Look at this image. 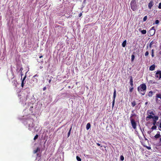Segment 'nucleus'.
Instances as JSON below:
<instances>
[{
  "label": "nucleus",
  "mask_w": 161,
  "mask_h": 161,
  "mask_svg": "<svg viewBox=\"0 0 161 161\" xmlns=\"http://www.w3.org/2000/svg\"><path fill=\"white\" fill-rule=\"evenodd\" d=\"M27 122L28 123H29V120H28V119H27Z\"/></svg>",
  "instance_id": "47"
},
{
  "label": "nucleus",
  "mask_w": 161,
  "mask_h": 161,
  "mask_svg": "<svg viewBox=\"0 0 161 161\" xmlns=\"http://www.w3.org/2000/svg\"><path fill=\"white\" fill-rule=\"evenodd\" d=\"M158 116H154V119H153V125H155L158 119Z\"/></svg>",
  "instance_id": "7"
},
{
  "label": "nucleus",
  "mask_w": 161,
  "mask_h": 161,
  "mask_svg": "<svg viewBox=\"0 0 161 161\" xmlns=\"http://www.w3.org/2000/svg\"><path fill=\"white\" fill-rule=\"evenodd\" d=\"M159 127L161 129V122H160V124Z\"/></svg>",
  "instance_id": "44"
},
{
  "label": "nucleus",
  "mask_w": 161,
  "mask_h": 161,
  "mask_svg": "<svg viewBox=\"0 0 161 161\" xmlns=\"http://www.w3.org/2000/svg\"><path fill=\"white\" fill-rule=\"evenodd\" d=\"M136 115L135 114H132L131 115V116L130 118L131 124L133 128L136 129V123L135 121V120L132 118L133 116H136Z\"/></svg>",
  "instance_id": "2"
},
{
  "label": "nucleus",
  "mask_w": 161,
  "mask_h": 161,
  "mask_svg": "<svg viewBox=\"0 0 161 161\" xmlns=\"http://www.w3.org/2000/svg\"><path fill=\"white\" fill-rule=\"evenodd\" d=\"M43 57V56L42 55L40 56H39V58H41Z\"/></svg>",
  "instance_id": "43"
},
{
  "label": "nucleus",
  "mask_w": 161,
  "mask_h": 161,
  "mask_svg": "<svg viewBox=\"0 0 161 161\" xmlns=\"http://www.w3.org/2000/svg\"><path fill=\"white\" fill-rule=\"evenodd\" d=\"M116 96V92L115 89V88L114 90V92L113 93V101L112 102V107H113L115 102V100Z\"/></svg>",
  "instance_id": "5"
},
{
  "label": "nucleus",
  "mask_w": 161,
  "mask_h": 161,
  "mask_svg": "<svg viewBox=\"0 0 161 161\" xmlns=\"http://www.w3.org/2000/svg\"><path fill=\"white\" fill-rule=\"evenodd\" d=\"M152 57H153V56H154V55H153V52L152 53Z\"/></svg>",
  "instance_id": "45"
},
{
  "label": "nucleus",
  "mask_w": 161,
  "mask_h": 161,
  "mask_svg": "<svg viewBox=\"0 0 161 161\" xmlns=\"http://www.w3.org/2000/svg\"><path fill=\"white\" fill-rule=\"evenodd\" d=\"M158 8L159 9H161V3H159Z\"/></svg>",
  "instance_id": "36"
},
{
  "label": "nucleus",
  "mask_w": 161,
  "mask_h": 161,
  "mask_svg": "<svg viewBox=\"0 0 161 161\" xmlns=\"http://www.w3.org/2000/svg\"><path fill=\"white\" fill-rule=\"evenodd\" d=\"M147 113L148 114H150L152 115H154V114L153 112L152 111H151V110H147Z\"/></svg>",
  "instance_id": "15"
},
{
  "label": "nucleus",
  "mask_w": 161,
  "mask_h": 161,
  "mask_svg": "<svg viewBox=\"0 0 161 161\" xmlns=\"http://www.w3.org/2000/svg\"><path fill=\"white\" fill-rule=\"evenodd\" d=\"M134 58H135V56L134 55H131V60L132 61H133L134 60Z\"/></svg>",
  "instance_id": "31"
},
{
  "label": "nucleus",
  "mask_w": 161,
  "mask_h": 161,
  "mask_svg": "<svg viewBox=\"0 0 161 161\" xmlns=\"http://www.w3.org/2000/svg\"><path fill=\"white\" fill-rule=\"evenodd\" d=\"M131 104H132V106L133 107H134L136 105V102L135 101H133L131 103Z\"/></svg>",
  "instance_id": "25"
},
{
  "label": "nucleus",
  "mask_w": 161,
  "mask_h": 161,
  "mask_svg": "<svg viewBox=\"0 0 161 161\" xmlns=\"http://www.w3.org/2000/svg\"><path fill=\"white\" fill-rule=\"evenodd\" d=\"M153 30H154V31L153 32V33H152V34H151L150 35V36H153V35L154 33H155V30L154 29V26L153 27H152L150 29V30H149V32H151Z\"/></svg>",
  "instance_id": "14"
},
{
  "label": "nucleus",
  "mask_w": 161,
  "mask_h": 161,
  "mask_svg": "<svg viewBox=\"0 0 161 161\" xmlns=\"http://www.w3.org/2000/svg\"><path fill=\"white\" fill-rule=\"evenodd\" d=\"M160 136H161L159 134H157L154 136V137L155 138L157 139L159 138Z\"/></svg>",
  "instance_id": "20"
},
{
  "label": "nucleus",
  "mask_w": 161,
  "mask_h": 161,
  "mask_svg": "<svg viewBox=\"0 0 161 161\" xmlns=\"http://www.w3.org/2000/svg\"><path fill=\"white\" fill-rule=\"evenodd\" d=\"M159 23V21L157 19L155 20V24H158Z\"/></svg>",
  "instance_id": "33"
},
{
  "label": "nucleus",
  "mask_w": 161,
  "mask_h": 161,
  "mask_svg": "<svg viewBox=\"0 0 161 161\" xmlns=\"http://www.w3.org/2000/svg\"><path fill=\"white\" fill-rule=\"evenodd\" d=\"M51 81H52V78H51L48 81V82L49 83H51Z\"/></svg>",
  "instance_id": "37"
},
{
  "label": "nucleus",
  "mask_w": 161,
  "mask_h": 161,
  "mask_svg": "<svg viewBox=\"0 0 161 161\" xmlns=\"http://www.w3.org/2000/svg\"><path fill=\"white\" fill-rule=\"evenodd\" d=\"M139 31L141 32L142 34H145L147 33V31L145 30H142V29L141 28H139Z\"/></svg>",
  "instance_id": "13"
},
{
  "label": "nucleus",
  "mask_w": 161,
  "mask_h": 161,
  "mask_svg": "<svg viewBox=\"0 0 161 161\" xmlns=\"http://www.w3.org/2000/svg\"><path fill=\"white\" fill-rule=\"evenodd\" d=\"M153 1H151L148 4V7L149 9H151L153 5Z\"/></svg>",
  "instance_id": "12"
},
{
  "label": "nucleus",
  "mask_w": 161,
  "mask_h": 161,
  "mask_svg": "<svg viewBox=\"0 0 161 161\" xmlns=\"http://www.w3.org/2000/svg\"><path fill=\"white\" fill-rule=\"evenodd\" d=\"M12 85L15 87H17V84H18L17 81L15 80H14L12 81Z\"/></svg>",
  "instance_id": "11"
},
{
  "label": "nucleus",
  "mask_w": 161,
  "mask_h": 161,
  "mask_svg": "<svg viewBox=\"0 0 161 161\" xmlns=\"http://www.w3.org/2000/svg\"><path fill=\"white\" fill-rule=\"evenodd\" d=\"M38 137V135H36L34 137V140H36L37 139Z\"/></svg>",
  "instance_id": "30"
},
{
  "label": "nucleus",
  "mask_w": 161,
  "mask_h": 161,
  "mask_svg": "<svg viewBox=\"0 0 161 161\" xmlns=\"http://www.w3.org/2000/svg\"><path fill=\"white\" fill-rule=\"evenodd\" d=\"M133 87L132 86V87H131L129 88V92H130L131 93L133 91Z\"/></svg>",
  "instance_id": "23"
},
{
  "label": "nucleus",
  "mask_w": 161,
  "mask_h": 161,
  "mask_svg": "<svg viewBox=\"0 0 161 161\" xmlns=\"http://www.w3.org/2000/svg\"><path fill=\"white\" fill-rule=\"evenodd\" d=\"M21 76H22V75H23V74H22V73H21Z\"/></svg>",
  "instance_id": "49"
},
{
  "label": "nucleus",
  "mask_w": 161,
  "mask_h": 161,
  "mask_svg": "<svg viewBox=\"0 0 161 161\" xmlns=\"http://www.w3.org/2000/svg\"><path fill=\"white\" fill-rule=\"evenodd\" d=\"M155 76L156 78L160 79L161 78V71H157L155 74Z\"/></svg>",
  "instance_id": "6"
},
{
  "label": "nucleus",
  "mask_w": 161,
  "mask_h": 161,
  "mask_svg": "<svg viewBox=\"0 0 161 161\" xmlns=\"http://www.w3.org/2000/svg\"><path fill=\"white\" fill-rule=\"evenodd\" d=\"M130 83L131 87L133 86V80L132 77V76H130Z\"/></svg>",
  "instance_id": "8"
},
{
  "label": "nucleus",
  "mask_w": 161,
  "mask_h": 161,
  "mask_svg": "<svg viewBox=\"0 0 161 161\" xmlns=\"http://www.w3.org/2000/svg\"><path fill=\"white\" fill-rule=\"evenodd\" d=\"M76 159L78 161H81V158L78 156H77L76 157Z\"/></svg>",
  "instance_id": "26"
},
{
  "label": "nucleus",
  "mask_w": 161,
  "mask_h": 161,
  "mask_svg": "<svg viewBox=\"0 0 161 161\" xmlns=\"http://www.w3.org/2000/svg\"><path fill=\"white\" fill-rule=\"evenodd\" d=\"M120 160L122 161H123L124 159V157L123 155H121L120 156Z\"/></svg>",
  "instance_id": "28"
},
{
  "label": "nucleus",
  "mask_w": 161,
  "mask_h": 161,
  "mask_svg": "<svg viewBox=\"0 0 161 161\" xmlns=\"http://www.w3.org/2000/svg\"><path fill=\"white\" fill-rule=\"evenodd\" d=\"M156 100H158V98H159L161 99V94L160 93L157 94L156 95Z\"/></svg>",
  "instance_id": "17"
},
{
  "label": "nucleus",
  "mask_w": 161,
  "mask_h": 161,
  "mask_svg": "<svg viewBox=\"0 0 161 161\" xmlns=\"http://www.w3.org/2000/svg\"><path fill=\"white\" fill-rule=\"evenodd\" d=\"M97 146H100V144L99 143H97Z\"/></svg>",
  "instance_id": "40"
},
{
  "label": "nucleus",
  "mask_w": 161,
  "mask_h": 161,
  "mask_svg": "<svg viewBox=\"0 0 161 161\" xmlns=\"http://www.w3.org/2000/svg\"><path fill=\"white\" fill-rule=\"evenodd\" d=\"M155 68V65L154 64H153L150 66V67H149V70H152V71Z\"/></svg>",
  "instance_id": "16"
},
{
  "label": "nucleus",
  "mask_w": 161,
  "mask_h": 161,
  "mask_svg": "<svg viewBox=\"0 0 161 161\" xmlns=\"http://www.w3.org/2000/svg\"><path fill=\"white\" fill-rule=\"evenodd\" d=\"M26 75H25V76H24V77L23 78V79L22 80V81H24L25 80L26 78Z\"/></svg>",
  "instance_id": "35"
},
{
  "label": "nucleus",
  "mask_w": 161,
  "mask_h": 161,
  "mask_svg": "<svg viewBox=\"0 0 161 161\" xmlns=\"http://www.w3.org/2000/svg\"><path fill=\"white\" fill-rule=\"evenodd\" d=\"M154 116H153L152 115H149L148 114V116H147L146 118V120L147 121H148L149 120V119H154Z\"/></svg>",
  "instance_id": "9"
},
{
  "label": "nucleus",
  "mask_w": 161,
  "mask_h": 161,
  "mask_svg": "<svg viewBox=\"0 0 161 161\" xmlns=\"http://www.w3.org/2000/svg\"><path fill=\"white\" fill-rule=\"evenodd\" d=\"M153 44V41L151 42L149 44V47L151 48L152 47V45Z\"/></svg>",
  "instance_id": "32"
},
{
  "label": "nucleus",
  "mask_w": 161,
  "mask_h": 161,
  "mask_svg": "<svg viewBox=\"0 0 161 161\" xmlns=\"http://www.w3.org/2000/svg\"><path fill=\"white\" fill-rule=\"evenodd\" d=\"M146 89L147 86L146 84L144 83L141 84L140 86H138L137 87L138 92L142 95H145Z\"/></svg>",
  "instance_id": "1"
},
{
  "label": "nucleus",
  "mask_w": 161,
  "mask_h": 161,
  "mask_svg": "<svg viewBox=\"0 0 161 161\" xmlns=\"http://www.w3.org/2000/svg\"><path fill=\"white\" fill-rule=\"evenodd\" d=\"M91 127V125L89 123H88L86 125V129L87 130H89Z\"/></svg>",
  "instance_id": "18"
},
{
  "label": "nucleus",
  "mask_w": 161,
  "mask_h": 161,
  "mask_svg": "<svg viewBox=\"0 0 161 161\" xmlns=\"http://www.w3.org/2000/svg\"><path fill=\"white\" fill-rule=\"evenodd\" d=\"M157 128V126L156 125H153L151 128L152 130H156Z\"/></svg>",
  "instance_id": "24"
},
{
  "label": "nucleus",
  "mask_w": 161,
  "mask_h": 161,
  "mask_svg": "<svg viewBox=\"0 0 161 161\" xmlns=\"http://www.w3.org/2000/svg\"><path fill=\"white\" fill-rule=\"evenodd\" d=\"M153 92L152 91H150L149 93H148V96L149 97H151L153 95Z\"/></svg>",
  "instance_id": "21"
},
{
  "label": "nucleus",
  "mask_w": 161,
  "mask_h": 161,
  "mask_svg": "<svg viewBox=\"0 0 161 161\" xmlns=\"http://www.w3.org/2000/svg\"><path fill=\"white\" fill-rule=\"evenodd\" d=\"M82 14V13H80L79 14V17H80L81 16Z\"/></svg>",
  "instance_id": "39"
},
{
  "label": "nucleus",
  "mask_w": 161,
  "mask_h": 161,
  "mask_svg": "<svg viewBox=\"0 0 161 161\" xmlns=\"http://www.w3.org/2000/svg\"><path fill=\"white\" fill-rule=\"evenodd\" d=\"M31 122H32V124H29V129L30 130H31V127H34V125L33 124V119L32 118V119H31Z\"/></svg>",
  "instance_id": "10"
},
{
  "label": "nucleus",
  "mask_w": 161,
  "mask_h": 161,
  "mask_svg": "<svg viewBox=\"0 0 161 161\" xmlns=\"http://www.w3.org/2000/svg\"><path fill=\"white\" fill-rule=\"evenodd\" d=\"M40 150V149L39 148V147H37L36 149L34 150V153H37L38 151H39Z\"/></svg>",
  "instance_id": "22"
},
{
  "label": "nucleus",
  "mask_w": 161,
  "mask_h": 161,
  "mask_svg": "<svg viewBox=\"0 0 161 161\" xmlns=\"http://www.w3.org/2000/svg\"><path fill=\"white\" fill-rule=\"evenodd\" d=\"M24 81H22L21 83L24 85L25 83H24Z\"/></svg>",
  "instance_id": "42"
},
{
  "label": "nucleus",
  "mask_w": 161,
  "mask_h": 161,
  "mask_svg": "<svg viewBox=\"0 0 161 161\" xmlns=\"http://www.w3.org/2000/svg\"><path fill=\"white\" fill-rule=\"evenodd\" d=\"M39 75L37 74L34 75L30 81V83L31 84H34L35 83H37L38 81V80L36 77H38Z\"/></svg>",
  "instance_id": "4"
},
{
  "label": "nucleus",
  "mask_w": 161,
  "mask_h": 161,
  "mask_svg": "<svg viewBox=\"0 0 161 161\" xmlns=\"http://www.w3.org/2000/svg\"><path fill=\"white\" fill-rule=\"evenodd\" d=\"M159 141H160V142H161V138H160V139H159Z\"/></svg>",
  "instance_id": "48"
},
{
  "label": "nucleus",
  "mask_w": 161,
  "mask_h": 161,
  "mask_svg": "<svg viewBox=\"0 0 161 161\" xmlns=\"http://www.w3.org/2000/svg\"><path fill=\"white\" fill-rule=\"evenodd\" d=\"M130 6L131 9L133 11H135L137 9V6L135 0H132L131 1Z\"/></svg>",
  "instance_id": "3"
},
{
  "label": "nucleus",
  "mask_w": 161,
  "mask_h": 161,
  "mask_svg": "<svg viewBox=\"0 0 161 161\" xmlns=\"http://www.w3.org/2000/svg\"><path fill=\"white\" fill-rule=\"evenodd\" d=\"M147 19V16H145L143 19V21L144 22L146 21Z\"/></svg>",
  "instance_id": "29"
},
{
  "label": "nucleus",
  "mask_w": 161,
  "mask_h": 161,
  "mask_svg": "<svg viewBox=\"0 0 161 161\" xmlns=\"http://www.w3.org/2000/svg\"><path fill=\"white\" fill-rule=\"evenodd\" d=\"M126 40H125L123 41L122 43V46L123 47H125L126 46Z\"/></svg>",
  "instance_id": "19"
},
{
  "label": "nucleus",
  "mask_w": 161,
  "mask_h": 161,
  "mask_svg": "<svg viewBox=\"0 0 161 161\" xmlns=\"http://www.w3.org/2000/svg\"><path fill=\"white\" fill-rule=\"evenodd\" d=\"M148 103V102H146V103H145V105H147Z\"/></svg>",
  "instance_id": "46"
},
{
  "label": "nucleus",
  "mask_w": 161,
  "mask_h": 161,
  "mask_svg": "<svg viewBox=\"0 0 161 161\" xmlns=\"http://www.w3.org/2000/svg\"><path fill=\"white\" fill-rule=\"evenodd\" d=\"M46 89V86H45L43 88V91H45Z\"/></svg>",
  "instance_id": "38"
},
{
  "label": "nucleus",
  "mask_w": 161,
  "mask_h": 161,
  "mask_svg": "<svg viewBox=\"0 0 161 161\" xmlns=\"http://www.w3.org/2000/svg\"><path fill=\"white\" fill-rule=\"evenodd\" d=\"M148 54H149L148 52V51H147L145 52V56H147L148 55Z\"/></svg>",
  "instance_id": "34"
},
{
  "label": "nucleus",
  "mask_w": 161,
  "mask_h": 161,
  "mask_svg": "<svg viewBox=\"0 0 161 161\" xmlns=\"http://www.w3.org/2000/svg\"><path fill=\"white\" fill-rule=\"evenodd\" d=\"M21 86H22V87H23L24 86V84H22L21 83Z\"/></svg>",
  "instance_id": "41"
},
{
  "label": "nucleus",
  "mask_w": 161,
  "mask_h": 161,
  "mask_svg": "<svg viewBox=\"0 0 161 161\" xmlns=\"http://www.w3.org/2000/svg\"><path fill=\"white\" fill-rule=\"evenodd\" d=\"M71 129H72V127H71V128H70L68 133V137H69L70 135V132L71 130Z\"/></svg>",
  "instance_id": "27"
}]
</instances>
